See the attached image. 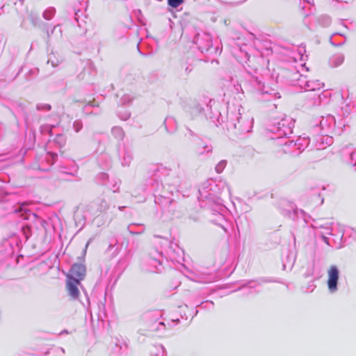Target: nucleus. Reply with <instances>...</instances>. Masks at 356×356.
Instances as JSON below:
<instances>
[{"label": "nucleus", "mask_w": 356, "mask_h": 356, "mask_svg": "<svg viewBox=\"0 0 356 356\" xmlns=\"http://www.w3.org/2000/svg\"><path fill=\"white\" fill-rule=\"evenodd\" d=\"M293 122L291 118L284 116L280 120H277L271 125L270 131L275 135L273 139H282L286 138L292 134Z\"/></svg>", "instance_id": "obj_1"}, {"label": "nucleus", "mask_w": 356, "mask_h": 356, "mask_svg": "<svg viewBox=\"0 0 356 356\" xmlns=\"http://www.w3.org/2000/svg\"><path fill=\"white\" fill-rule=\"evenodd\" d=\"M201 198L205 197L207 199V206L208 209L212 212V214L217 216V219L215 220L216 223L222 222L224 220V213L226 211L227 208L223 205L222 201L219 198H214L213 197L204 195L203 191H200Z\"/></svg>", "instance_id": "obj_2"}, {"label": "nucleus", "mask_w": 356, "mask_h": 356, "mask_svg": "<svg viewBox=\"0 0 356 356\" xmlns=\"http://www.w3.org/2000/svg\"><path fill=\"white\" fill-rule=\"evenodd\" d=\"M339 279V270L337 266L332 265L327 270V285L330 293H335L338 291Z\"/></svg>", "instance_id": "obj_3"}, {"label": "nucleus", "mask_w": 356, "mask_h": 356, "mask_svg": "<svg viewBox=\"0 0 356 356\" xmlns=\"http://www.w3.org/2000/svg\"><path fill=\"white\" fill-rule=\"evenodd\" d=\"M309 141L307 138H298L296 141L287 140L284 143V148L283 151L286 153L297 154L296 150H300L302 148L307 147Z\"/></svg>", "instance_id": "obj_4"}, {"label": "nucleus", "mask_w": 356, "mask_h": 356, "mask_svg": "<svg viewBox=\"0 0 356 356\" xmlns=\"http://www.w3.org/2000/svg\"><path fill=\"white\" fill-rule=\"evenodd\" d=\"M335 125V118L332 115H327L325 117H321L319 124H316V127H319L322 134H332L334 132Z\"/></svg>", "instance_id": "obj_5"}, {"label": "nucleus", "mask_w": 356, "mask_h": 356, "mask_svg": "<svg viewBox=\"0 0 356 356\" xmlns=\"http://www.w3.org/2000/svg\"><path fill=\"white\" fill-rule=\"evenodd\" d=\"M333 222L328 219H318L314 220L312 226L314 229L318 230L321 235L331 234L332 225Z\"/></svg>", "instance_id": "obj_6"}, {"label": "nucleus", "mask_w": 356, "mask_h": 356, "mask_svg": "<svg viewBox=\"0 0 356 356\" xmlns=\"http://www.w3.org/2000/svg\"><path fill=\"white\" fill-rule=\"evenodd\" d=\"M238 122V129L244 132L250 131L252 124H253V118L250 115H245L243 116L241 113V110L238 109V116L236 117Z\"/></svg>", "instance_id": "obj_7"}, {"label": "nucleus", "mask_w": 356, "mask_h": 356, "mask_svg": "<svg viewBox=\"0 0 356 356\" xmlns=\"http://www.w3.org/2000/svg\"><path fill=\"white\" fill-rule=\"evenodd\" d=\"M195 43L202 52L208 51L212 47V39L208 33L197 34L195 38Z\"/></svg>", "instance_id": "obj_8"}, {"label": "nucleus", "mask_w": 356, "mask_h": 356, "mask_svg": "<svg viewBox=\"0 0 356 356\" xmlns=\"http://www.w3.org/2000/svg\"><path fill=\"white\" fill-rule=\"evenodd\" d=\"M86 275V267L83 264H74L70 271L69 275L67 276V279L75 280L81 282Z\"/></svg>", "instance_id": "obj_9"}, {"label": "nucleus", "mask_w": 356, "mask_h": 356, "mask_svg": "<svg viewBox=\"0 0 356 356\" xmlns=\"http://www.w3.org/2000/svg\"><path fill=\"white\" fill-rule=\"evenodd\" d=\"M155 255H150L148 263L152 266L150 270L152 272H160L162 270L163 255L161 252H154Z\"/></svg>", "instance_id": "obj_10"}, {"label": "nucleus", "mask_w": 356, "mask_h": 356, "mask_svg": "<svg viewBox=\"0 0 356 356\" xmlns=\"http://www.w3.org/2000/svg\"><path fill=\"white\" fill-rule=\"evenodd\" d=\"M307 98H309L307 102L308 107L318 106L321 105L322 102H326L327 99V95L323 92L321 94L314 93L309 96L308 95Z\"/></svg>", "instance_id": "obj_11"}, {"label": "nucleus", "mask_w": 356, "mask_h": 356, "mask_svg": "<svg viewBox=\"0 0 356 356\" xmlns=\"http://www.w3.org/2000/svg\"><path fill=\"white\" fill-rule=\"evenodd\" d=\"M341 152L343 156L349 155L347 163L356 170V149L353 148L351 145H348L342 149Z\"/></svg>", "instance_id": "obj_12"}, {"label": "nucleus", "mask_w": 356, "mask_h": 356, "mask_svg": "<svg viewBox=\"0 0 356 356\" xmlns=\"http://www.w3.org/2000/svg\"><path fill=\"white\" fill-rule=\"evenodd\" d=\"M79 284V281L67 279V290L72 299H77L79 296V290L78 289Z\"/></svg>", "instance_id": "obj_13"}, {"label": "nucleus", "mask_w": 356, "mask_h": 356, "mask_svg": "<svg viewBox=\"0 0 356 356\" xmlns=\"http://www.w3.org/2000/svg\"><path fill=\"white\" fill-rule=\"evenodd\" d=\"M329 134H322L321 136H319L316 139V148L318 149H323L326 148L327 146H330L332 142V137L328 135Z\"/></svg>", "instance_id": "obj_14"}, {"label": "nucleus", "mask_w": 356, "mask_h": 356, "mask_svg": "<svg viewBox=\"0 0 356 356\" xmlns=\"http://www.w3.org/2000/svg\"><path fill=\"white\" fill-rule=\"evenodd\" d=\"M323 86V83L319 81H305L304 85V89L306 91H316V90L321 89Z\"/></svg>", "instance_id": "obj_15"}, {"label": "nucleus", "mask_w": 356, "mask_h": 356, "mask_svg": "<svg viewBox=\"0 0 356 356\" xmlns=\"http://www.w3.org/2000/svg\"><path fill=\"white\" fill-rule=\"evenodd\" d=\"M343 61L344 56L342 54H336L330 57L329 63L332 67H337L341 65Z\"/></svg>", "instance_id": "obj_16"}, {"label": "nucleus", "mask_w": 356, "mask_h": 356, "mask_svg": "<svg viewBox=\"0 0 356 356\" xmlns=\"http://www.w3.org/2000/svg\"><path fill=\"white\" fill-rule=\"evenodd\" d=\"M39 19V16L31 12L29 13L27 19L23 20L22 22V26L25 29H28L27 21H29L33 26H35L38 25Z\"/></svg>", "instance_id": "obj_17"}, {"label": "nucleus", "mask_w": 356, "mask_h": 356, "mask_svg": "<svg viewBox=\"0 0 356 356\" xmlns=\"http://www.w3.org/2000/svg\"><path fill=\"white\" fill-rule=\"evenodd\" d=\"M122 165L124 166H129L133 159L131 153L126 149H124L120 155Z\"/></svg>", "instance_id": "obj_18"}, {"label": "nucleus", "mask_w": 356, "mask_h": 356, "mask_svg": "<svg viewBox=\"0 0 356 356\" xmlns=\"http://www.w3.org/2000/svg\"><path fill=\"white\" fill-rule=\"evenodd\" d=\"M112 134L118 140H122L124 133L123 129L120 127H115L112 129Z\"/></svg>", "instance_id": "obj_19"}, {"label": "nucleus", "mask_w": 356, "mask_h": 356, "mask_svg": "<svg viewBox=\"0 0 356 356\" xmlns=\"http://www.w3.org/2000/svg\"><path fill=\"white\" fill-rule=\"evenodd\" d=\"M56 10L53 7L46 9L42 14L43 17L47 20H50L54 16Z\"/></svg>", "instance_id": "obj_20"}, {"label": "nucleus", "mask_w": 356, "mask_h": 356, "mask_svg": "<svg viewBox=\"0 0 356 356\" xmlns=\"http://www.w3.org/2000/svg\"><path fill=\"white\" fill-rule=\"evenodd\" d=\"M47 63H51V66L55 67L58 66L60 60L54 54H51L49 56Z\"/></svg>", "instance_id": "obj_21"}, {"label": "nucleus", "mask_w": 356, "mask_h": 356, "mask_svg": "<svg viewBox=\"0 0 356 356\" xmlns=\"http://www.w3.org/2000/svg\"><path fill=\"white\" fill-rule=\"evenodd\" d=\"M227 165V161L222 160L216 165V171L217 173H221Z\"/></svg>", "instance_id": "obj_22"}, {"label": "nucleus", "mask_w": 356, "mask_h": 356, "mask_svg": "<svg viewBox=\"0 0 356 356\" xmlns=\"http://www.w3.org/2000/svg\"><path fill=\"white\" fill-rule=\"evenodd\" d=\"M298 51H299V52H298V58L294 57V60L296 62H297L298 60L302 62L305 60V58L307 57V56L304 54V53L305 52V50L304 48L301 47V48H299Z\"/></svg>", "instance_id": "obj_23"}, {"label": "nucleus", "mask_w": 356, "mask_h": 356, "mask_svg": "<svg viewBox=\"0 0 356 356\" xmlns=\"http://www.w3.org/2000/svg\"><path fill=\"white\" fill-rule=\"evenodd\" d=\"M156 353L154 356H164L165 348L162 345L155 346Z\"/></svg>", "instance_id": "obj_24"}, {"label": "nucleus", "mask_w": 356, "mask_h": 356, "mask_svg": "<svg viewBox=\"0 0 356 356\" xmlns=\"http://www.w3.org/2000/svg\"><path fill=\"white\" fill-rule=\"evenodd\" d=\"M108 209V205L107 202L104 200H101L99 205V209H98L99 210V211L105 212Z\"/></svg>", "instance_id": "obj_25"}, {"label": "nucleus", "mask_w": 356, "mask_h": 356, "mask_svg": "<svg viewBox=\"0 0 356 356\" xmlns=\"http://www.w3.org/2000/svg\"><path fill=\"white\" fill-rule=\"evenodd\" d=\"M203 149H205L207 152H211V150H212V148H211V146L205 145V146H204L202 147H198L197 149V154H204V151L203 150Z\"/></svg>", "instance_id": "obj_26"}, {"label": "nucleus", "mask_w": 356, "mask_h": 356, "mask_svg": "<svg viewBox=\"0 0 356 356\" xmlns=\"http://www.w3.org/2000/svg\"><path fill=\"white\" fill-rule=\"evenodd\" d=\"M82 122L80 120H75L73 123V128L76 132L79 131L82 129Z\"/></svg>", "instance_id": "obj_27"}, {"label": "nucleus", "mask_w": 356, "mask_h": 356, "mask_svg": "<svg viewBox=\"0 0 356 356\" xmlns=\"http://www.w3.org/2000/svg\"><path fill=\"white\" fill-rule=\"evenodd\" d=\"M168 1L170 6L177 8L183 2V0H168Z\"/></svg>", "instance_id": "obj_28"}, {"label": "nucleus", "mask_w": 356, "mask_h": 356, "mask_svg": "<svg viewBox=\"0 0 356 356\" xmlns=\"http://www.w3.org/2000/svg\"><path fill=\"white\" fill-rule=\"evenodd\" d=\"M37 109L49 111L51 109V106L48 104H38L37 105Z\"/></svg>", "instance_id": "obj_29"}, {"label": "nucleus", "mask_w": 356, "mask_h": 356, "mask_svg": "<svg viewBox=\"0 0 356 356\" xmlns=\"http://www.w3.org/2000/svg\"><path fill=\"white\" fill-rule=\"evenodd\" d=\"M305 81H308V80L306 76L302 75V76L301 78L298 79V81L296 84L299 86L301 88L304 89V85H305Z\"/></svg>", "instance_id": "obj_30"}, {"label": "nucleus", "mask_w": 356, "mask_h": 356, "mask_svg": "<svg viewBox=\"0 0 356 356\" xmlns=\"http://www.w3.org/2000/svg\"><path fill=\"white\" fill-rule=\"evenodd\" d=\"M316 287V285L314 284V282L312 281L309 283H308V285L307 288L305 289V291L307 293L312 292Z\"/></svg>", "instance_id": "obj_31"}, {"label": "nucleus", "mask_w": 356, "mask_h": 356, "mask_svg": "<svg viewBox=\"0 0 356 356\" xmlns=\"http://www.w3.org/2000/svg\"><path fill=\"white\" fill-rule=\"evenodd\" d=\"M165 328V325L163 322H159L157 324L154 325L152 330H163Z\"/></svg>", "instance_id": "obj_32"}, {"label": "nucleus", "mask_w": 356, "mask_h": 356, "mask_svg": "<svg viewBox=\"0 0 356 356\" xmlns=\"http://www.w3.org/2000/svg\"><path fill=\"white\" fill-rule=\"evenodd\" d=\"M131 100H132V98L131 97V96L129 95H124L121 98V102H122V103L123 104H125L127 103H129Z\"/></svg>", "instance_id": "obj_33"}, {"label": "nucleus", "mask_w": 356, "mask_h": 356, "mask_svg": "<svg viewBox=\"0 0 356 356\" xmlns=\"http://www.w3.org/2000/svg\"><path fill=\"white\" fill-rule=\"evenodd\" d=\"M302 76V74H300V72L298 71H296L294 72L292 75H291V80H293V81H298V79H300Z\"/></svg>", "instance_id": "obj_34"}, {"label": "nucleus", "mask_w": 356, "mask_h": 356, "mask_svg": "<svg viewBox=\"0 0 356 356\" xmlns=\"http://www.w3.org/2000/svg\"><path fill=\"white\" fill-rule=\"evenodd\" d=\"M134 227V225H129L128 226V227H127V229H128L129 232L131 234H140V233H141V232H142V231H141V232H135V231H134V230L132 229V227Z\"/></svg>", "instance_id": "obj_35"}, {"label": "nucleus", "mask_w": 356, "mask_h": 356, "mask_svg": "<svg viewBox=\"0 0 356 356\" xmlns=\"http://www.w3.org/2000/svg\"><path fill=\"white\" fill-rule=\"evenodd\" d=\"M266 94H267V95H270V97H271V96H273V97H275V98H280V96L279 95V94H278V93H277V92H274L273 94H271V93L268 94V92H266ZM261 95L264 96V95H265V93H264V92H262V93H261Z\"/></svg>", "instance_id": "obj_36"}, {"label": "nucleus", "mask_w": 356, "mask_h": 356, "mask_svg": "<svg viewBox=\"0 0 356 356\" xmlns=\"http://www.w3.org/2000/svg\"><path fill=\"white\" fill-rule=\"evenodd\" d=\"M325 235L326 234L322 235V238L325 243L329 244L328 238Z\"/></svg>", "instance_id": "obj_37"}, {"label": "nucleus", "mask_w": 356, "mask_h": 356, "mask_svg": "<svg viewBox=\"0 0 356 356\" xmlns=\"http://www.w3.org/2000/svg\"><path fill=\"white\" fill-rule=\"evenodd\" d=\"M50 156L52 158L53 160H54L55 157L56 156V154L53 153H49Z\"/></svg>", "instance_id": "obj_38"}, {"label": "nucleus", "mask_w": 356, "mask_h": 356, "mask_svg": "<svg viewBox=\"0 0 356 356\" xmlns=\"http://www.w3.org/2000/svg\"><path fill=\"white\" fill-rule=\"evenodd\" d=\"M68 333H69V332H68V331H67V330H63V331L60 333V334H68Z\"/></svg>", "instance_id": "obj_39"}, {"label": "nucleus", "mask_w": 356, "mask_h": 356, "mask_svg": "<svg viewBox=\"0 0 356 356\" xmlns=\"http://www.w3.org/2000/svg\"><path fill=\"white\" fill-rule=\"evenodd\" d=\"M129 118V114H126V115H125V116H124V118H123L122 119H123L124 120H127Z\"/></svg>", "instance_id": "obj_40"}, {"label": "nucleus", "mask_w": 356, "mask_h": 356, "mask_svg": "<svg viewBox=\"0 0 356 356\" xmlns=\"http://www.w3.org/2000/svg\"><path fill=\"white\" fill-rule=\"evenodd\" d=\"M169 121H170V119H166L165 121V124L166 127H167V124L170 123V122H169Z\"/></svg>", "instance_id": "obj_41"}, {"label": "nucleus", "mask_w": 356, "mask_h": 356, "mask_svg": "<svg viewBox=\"0 0 356 356\" xmlns=\"http://www.w3.org/2000/svg\"><path fill=\"white\" fill-rule=\"evenodd\" d=\"M101 176L102 177V179H107V177H108V175L106 174H104V173L102 174Z\"/></svg>", "instance_id": "obj_42"}, {"label": "nucleus", "mask_w": 356, "mask_h": 356, "mask_svg": "<svg viewBox=\"0 0 356 356\" xmlns=\"http://www.w3.org/2000/svg\"><path fill=\"white\" fill-rule=\"evenodd\" d=\"M206 303H207V305H211V306H213V302H206Z\"/></svg>", "instance_id": "obj_43"}, {"label": "nucleus", "mask_w": 356, "mask_h": 356, "mask_svg": "<svg viewBox=\"0 0 356 356\" xmlns=\"http://www.w3.org/2000/svg\"><path fill=\"white\" fill-rule=\"evenodd\" d=\"M63 136H61V135H59V136H57V140H58V139H63Z\"/></svg>", "instance_id": "obj_44"}, {"label": "nucleus", "mask_w": 356, "mask_h": 356, "mask_svg": "<svg viewBox=\"0 0 356 356\" xmlns=\"http://www.w3.org/2000/svg\"><path fill=\"white\" fill-rule=\"evenodd\" d=\"M262 100H270V98H265V97H263L261 98Z\"/></svg>", "instance_id": "obj_45"}, {"label": "nucleus", "mask_w": 356, "mask_h": 356, "mask_svg": "<svg viewBox=\"0 0 356 356\" xmlns=\"http://www.w3.org/2000/svg\"><path fill=\"white\" fill-rule=\"evenodd\" d=\"M124 208V207H118V209L122 211L123 209Z\"/></svg>", "instance_id": "obj_46"}, {"label": "nucleus", "mask_w": 356, "mask_h": 356, "mask_svg": "<svg viewBox=\"0 0 356 356\" xmlns=\"http://www.w3.org/2000/svg\"><path fill=\"white\" fill-rule=\"evenodd\" d=\"M88 244H89V242H88V243H86V248H87V247L88 246Z\"/></svg>", "instance_id": "obj_47"}, {"label": "nucleus", "mask_w": 356, "mask_h": 356, "mask_svg": "<svg viewBox=\"0 0 356 356\" xmlns=\"http://www.w3.org/2000/svg\"><path fill=\"white\" fill-rule=\"evenodd\" d=\"M61 351H62L63 353H64V352H65V350H64V349H63V348H61Z\"/></svg>", "instance_id": "obj_48"}]
</instances>
